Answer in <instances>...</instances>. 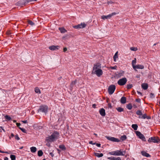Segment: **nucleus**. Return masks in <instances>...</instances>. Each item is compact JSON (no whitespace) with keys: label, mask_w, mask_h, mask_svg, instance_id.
<instances>
[{"label":"nucleus","mask_w":160,"mask_h":160,"mask_svg":"<svg viewBox=\"0 0 160 160\" xmlns=\"http://www.w3.org/2000/svg\"><path fill=\"white\" fill-rule=\"evenodd\" d=\"M110 154L114 156H124L126 153L125 151H122L121 149L109 152Z\"/></svg>","instance_id":"obj_1"},{"label":"nucleus","mask_w":160,"mask_h":160,"mask_svg":"<svg viewBox=\"0 0 160 160\" xmlns=\"http://www.w3.org/2000/svg\"><path fill=\"white\" fill-rule=\"evenodd\" d=\"M48 107L46 105L41 106L39 107V109L38 110V112H42L46 113L48 112Z\"/></svg>","instance_id":"obj_2"},{"label":"nucleus","mask_w":160,"mask_h":160,"mask_svg":"<svg viewBox=\"0 0 160 160\" xmlns=\"http://www.w3.org/2000/svg\"><path fill=\"white\" fill-rule=\"evenodd\" d=\"M148 142L149 143L152 142L154 143H158L160 142V139L158 137L156 138L155 137H152L149 138Z\"/></svg>","instance_id":"obj_3"},{"label":"nucleus","mask_w":160,"mask_h":160,"mask_svg":"<svg viewBox=\"0 0 160 160\" xmlns=\"http://www.w3.org/2000/svg\"><path fill=\"white\" fill-rule=\"evenodd\" d=\"M116 89L115 86L114 85H110L108 89V93L110 95L112 94L114 92Z\"/></svg>","instance_id":"obj_4"},{"label":"nucleus","mask_w":160,"mask_h":160,"mask_svg":"<svg viewBox=\"0 0 160 160\" xmlns=\"http://www.w3.org/2000/svg\"><path fill=\"white\" fill-rule=\"evenodd\" d=\"M127 81V79L126 78H123L118 80V83L120 86H123L126 83Z\"/></svg>","instance_id":"obj_5"},{"label":"nucleus","mask_w":160,"mask_h":160,"mask_svg":"<svg viewBox=\"0 0 160 160\" xmlns=\"http://www.w3.org/2000/svg\"><path fill=\"white\" fill-rule=\"evenodd\" d=\"M92 73L96 74L98 77H100L103 74V71L100 69L96 70L94 71H92Z\"/></svg>","instance_id":"obj_6"},{"label":"nucleus","mask_w":160,"mask_h":160,"mask_svg":"<svg viewBox=\"0 0 160 160\" xmlns=\"http://www.w3.org/2000/svg\"><path fill=\"white\" fill-rule=\"evenodd\" d=\"M136 135L138 137L142 140L143 141H146V139L143 134H142L140 132L137 131L136 132Z\"/></svg>","instance_id":"obj_7"},{"label":"nucleus","mask_w":160,"mask_h":160,"mask_svg":"<svg viewBox=\"0 0 160 160\" xmlns=\"http://www.w3.org/2000/svg\"><path fill=\"white\" fill-rule=\"evenodd\" d=\"M106 138L108 140L112 142H120V140L119 139L113 137L106 136Z\"/></svg>","instance_id":"obj_8"},{"label":"nucleus","mask_w":160,"mask_h":160,"mask_svg":"<svg viewBox=\"0 0 160 160\" xmlns=\"http://www.w3.org/2000/svg\"><path fill=\"white\" fill-rule=\"evenodd\" d=\"M101 64L100 63H97L95 64L94 65V67L93 68L92 71H94L96 70L100 69L101 68Z\"/></svg>","instance_id":"obj_9"},{"label":"nucleus","mask_w":160,"mask_h":160,"mask_svg":"<svg viewBox=\"0 0 160 160\" xmlns=\"http://www.w3.org/2000/svg\"><path fill=\"white\" fill-rule=\"evenodd\" d=\"M55 139L51 135L46 138V141L48 142H52L55 141Z\"/></svg>","instance_id":"obj_10"},{"label":"nucleus","mask_w":160,"mask_h":160,"mask_svg":"<svg viewBox=\"0 0 160 160\" xmlns=\"http://www.w3.org/2000/svg\"><path fill=\"white\" fill-rule=\"evenodd\" d=\"M27 4L26 0L20 1L17 3V5L22 7L23 5H25Z\"/></svg>","instance_id":"obj_11"},{"label":"nucleus","mask_w":160,"mask_h":160,"mask_svg":"<svg viewBox=\"0 0 160 160\" xmlns=\"http://www.w3.org/2000/svg\"><path fill=\"white\" fill-rule=\"evenodd\" d=\"M144 68V66L142 65L138 64L135 66H133V68L135 71H137L136 69H142Z\"/></svg>","instance_id":"obj_12"},{"label":"nucleus","mask_w":160,"mask_h":160,"mask_svg":"<svg viewBox=\"0 0 160 160\" xmlns=\"http://www.w3.org/2000/svg\"><path fill=\"white\" fill-rule=\"evenodd\" d=\"M59 134V133L57 131L54 132L51 135L56 140L58 138V136Z\"/></svg>","instance_id":"obj_13"},{"label":"nucleus","mask_w":160,"mask_h":160,"mask_svg":"<svg viewBox=\"0 0 160 160\" xmlns=\"http://www.w3.org/2000/svg\"><path fill=\"white\" fill-rule=\"evenodd\" d=\"M59 48V46H51L49 47V49L52 50H58Z\"/></svg>","instance_id":"obj_14"},{"label":"nucleus","mask_w":160,"mask_h":160,"mask_svg":"<svg viewBox=\"0 0 160 160\" xmlns=\"http://www.w3.org/2000/svg\"><path fill=\"white\" fill-rule=\"evenodd\" d=\"M99 113L102 116H104L106 115L105 110L103 108L99 110Z\"/></svg>","instance_id":"obj_15"},{"label":"nucleus","mask_w":160,"mask_h":160,"mask_svg":"<svg viewBox=\"0 0 160 160\" xmlns=\"http://www.w3.org/2000/svg\"><path fill=\"white\" fill-rule=\"evenodd\" d=\"M141 153L142 156L146 157H151L150 155L145 151H141Z\"/></svg>","instance_id":"obj_16"},{"label":"nucleus","mask_w":160,"mask_h":160,"mask_svg":"<svg viewBox=\"0 0 160 160\" xmlns=\"http://www.w3.org/2000/svg\"><path fill=\"white\" fill-rule=\"evenodd\" d=\"M142 88L146 90L147 89L148 87V85L147 83H143L141 85Z\"/></svg>","instance_id":"obj_17"},{"label":"nucleus","mask_w":160,"mask_h":160,"mask_svg":"<svg viewBox=\"0 0 160 160\" xmlns=\"http://www.w3.org/2000/svg\"><path fill=\"white\" fill-rule=\"evenodd\" d=\"M126 98L125 97H122L121 98L120 100V102L122 104H124L126 102Z\"/></svg>","instance_id":"obj_18"},{"label":"nucleus","mask_w":160,"mask_h":160,"mask_svg":"<svg viewBox=\"0 0 160 160\" xmlns=\"http://www.w3.org/2000/svg\"><path fill=\"white\" fill-rule=\"evenodd\" d=\"M108 159L110 160H121L120 157H118L117 158L115 157H108Z\"/></svg>","instance_id":"obj_19"},{"label":"nucleus","mask_w":160,"mask_h":160,"mask_svg":"<svg viewBox=\"0 0 160 160\" xmlns=\"http://www.w3.org/2000/svg\"><path fill=\"white\" fill-rule=\"evenodd\" d=\"M111 18L110 15V14L107 16L103 15L101 17V18L103 19H107Z\"/></svg>","instance_id":"obj_20"},{"label":"nucleus","mask_w":160,"mask_h":160,"mask_svg":"<svg viewBox=\"0 0 160 160\" xmlns=\"http://www.w3.org/2000/svg\"><path fill=\"white\" fill-rule=\"evenodd\" d=\"M94 154L95 156L98 158L101 157L103 156V154L102 153H99L97 152H94Z\"/></svg>","instance_id":"obj_21"},{"label":"nucleus","mask_w":160,"mask_h":160,"mask_svg":"<svg viewBox=\"0 0 160 160\" xmlns=\"http://www.w3.org/2000/svg\"><path fill=\"white\" fill-rule=\"evenodd\" d=\"M118 51L117 52H116V53H115V54H114V55L113 57L114 61L115 62L116 61V59L118 58Z\"/></svg>","instance_id":"obj_22"},{"label":"nucleus","mask_w":160,"mask_h":160,"mask_svg":"<svg viewBox=\"0 0 160 160\" xmlns=\"http://www.w3.org/2000/svg\"><path fill=\"white\" fill-rule=\"evenodd\" d=\"M36 148L35 147H32L30 148L31 151L32 152H35L36 151Z\"/></svg>","instance_id":"obj_23"},{"label":"nucleus","mask_w":160,"mask_h":160,"mask_svg":"<svg viewBox=\"0 0 160 160\" xmlns=\"http://www.w3.org/2000/svg\"><path fill=\"white\" fill-rule=\"evenodd\" d=\"M132 127L134 129V130H136L137 129L138 126L137 124H133L132 125Z\"/></svg>","instance_id":"obj_24"},{"label":"nucleus","mask_w":160,"mask_h":160,"mask_svg":"<svg viewBox=\"0 0 160 160\" xmlns=\"http://www.w3.org/2000/svg\"><path fill=\"white\" fill-rule=\"evenodd\" d=\"M77 83V81L76 80L72 81L70 87L71 88H72L74 85H75Z\"/></svg>","instance_id":"obj_25"},{"label":"nucleus","mask_w":160,"mask_h":160,"mask_svg":"<svg viewBox=\"0 0 160 160\" xmlns=\"http://www.w3.org/2000/svg\"><path fill=\"white\" fill-rule=\"evenodd\" d=\"M35 91L36 93H41V92L40 89L38 87L35 88Z\"/></svg>","instance_id":"obj_26"},{"label":"nucleus","mask_w":160,"mask_h":160,"mask_svg":"<svg viewBox=\"0 0 160 160\" xmlns=\"http://www.w3.org/2000/svg\"><path fill=\"white\" fill-rule=\"evenodd\" d=\"M43 154V152L42 150H40L38 151V154L39 157L42 156V155Z\"/></svg>","instance_id":"obj_27"},{"label":"nucleus","mask_w":160,"mask_h":160,"mask_svg":"<svg viewBox=\"0 0 160 160\" xmlns=\"http://www.w3.org/2000/svg\"><path fill=\"white\" fill-rule=\"evenodd\" d=\"M59 29L61 33H65L67 31L63 28H59Z\"/></svg>","instance_id":"obj_28"},{"label":"nucleus","mask_w":160,"mask_h":160,"mask_svg":"<svg viewBox=\"0 0 160 160\" xmlns=\"http://www.w3.org/2000/svg\"><path fill=\"white\" fill-rule=\"evenodd\" d=\"M127 108L128 109L131 110L132 108V104L131 103L128 104L127 106Z\"/></svg>","instance_id":"obj_29"},{"label":"nucleus","mask_w":160,"mask_h":160,"mask_svg":"<svg viewBox=\"0 0 160 160\" xmlns=\"http://www.w3.org/2000/svg\"><path fill=\"white\" fill-rule=\"evenodd\" d=\"M136 113L137 115L139 116H142V113L141 110H138L136 112Z\"/></svg>","instance_id":"obj_30"},{"label":"nucleus","mask_w":160,"mask_h":160,"mask_svg":"<svg viewBox=\"0 0 160 160\" xmlns=\"http://www.w3.org/2000/svg\"><path fill=\"white\" fill-rule=\"evenodd\" d=\"M59 148L62 150H65L66 149V148L65 146L63 145H59Z\"/></svg>","instance_id":"obj_31"},{"label":"nucleus","mask_w":160,"mask_h":160,"mask_svg":"<svg viewBox=\"0 0 160 160\" xmlns=\"http://www.w3.org/2000/svg\"><path fill=\"white\" fill-rule=\"evenodd\" d=\"M10 158L11 160H15L16 156L15 155L11 154L10 156Z\"/></svg>","instance_id":"obj_32"},{"label":"nucleus","mask_w":160,"mask_h":160,"mask_svg":"<svg viewBox=\"0 0 160 160\" xmlns=\"http://www.w3.org/2000/svg\"><path fill=\"white\" fill-rule=\"evenodd\" d=\"M136 59L135 58L134 60H133L132 61V66L133 68V66H135V64L136 63Z\"/></svg>","instance_id":"obj_33"},{"label":"nucleus","mask_w":160,"mask_h":160,"mask_svg":"<svg viewBox=\"0 0 160 160\" xmlns=\"http://www.w3.org/2000/svg\"><path fill=\"white\" fill-rule=\"evenodd\" d=\"M80 28H85L86 26V24L84 23H81L80 24Z\"/></svg>","instance_id":"obj_34"},{"label":"nucleus","mask_w":160,"mask_h":160,"mask_svg":"<svg viewBox=\"0 0 160 160\" xmlns=\"http://www.w3.org/2000/svg\"><path fill=\"white\" fill-rule=\"evenodd\" d=\"M127 139V137L126 135H124L122 136L121 137V139L122 141H124Z\"/></svg>","instance_id":"obj_35"},{"label":"nucleus","mask_w":160,"mask_h":160,"mask_svg":"<svg viewBox=\"0 0 160 160\" xmlns=\"http://www.w3.org/2000/svg\"><path fill=\"white\" fill-rule=\"evenodd\" d=\"M116 109L119 112H121L123 111L124 109L123 108H122L121 107H118V108H116Z\"/></svg>","instance_id":"obj_36"},{"label":"nucleus","mask_w":160,"mask_h":160,"mask_svg":"<svg viewBox=\"0 0 160 160\" xmlns=\"http://www.w3.org/2000/svg\"><path fill=\"white\" fill-rule=\"evenodd\" d=\"M130 49L131 51H136L138 50V48H137L132 47L130 48Z\"/></svg>","instance_id":"obj_37"},{"label":"nucleus","mask_w":160,"mask_h":160,"mask_svg":"<svg viewBox=\"0 0 160 160\" xmlns=\"http://www.w3.org/2000/svg\"><path fill=\"white\" fill-rule=\"evenodd\" d=\"M28 23L31 26H33L34 25V23L31 20H28Z\"/></svg>","instance_id":"obj_38"},{"label":"nucleus","mask_w":160,"mask_h":160,"mask_svg":"<svg viewBox=\"0 0 160 160\" xmlns=\"http://www.w3.org/2000/svg\"><path fill=\"white\" fill-rule=\"evenodd\" d=\"M5 117V119L8 121H10L11 119V118L8 115H6Z\"/></svg>","instance_id":"obj_39"},{"label":"nucleus","mask_w":160,"mask_h":160,"mask_svg":"<svg viewBox=\"0 0 160 160\" xmlns=\"http://www.w3.org/2000/svg\"><path fill=\"white\" fill-rule=\"evenodd\" d=\"M139 118H142L143 119H145L146 118H147V116L146 114H144L143 115H142V117H139Z\"/></svg>","instance_id":"obj_40"},{"label":"nucleus","mask_w":160,"mask_h":160,"mask_svg":"<svg viewBox=\"0 0 160 160\" xmlns=\"http://www.w3.org/2000/svg\"><path fill=\"white\" fill-rule=\"evenodd\" d=\"M19 128L22 131L24 132L25 133H26L27 132L25 130V129L24 128H22L21 127H19Z\"/></svg>","instance_id":"obj_41"},{"label":"nucleus","mask_w":160,"mask_h":160,"mask_svg":"<svg viewBox=\"0 0 160 160\" xmlns=\"http://www.w3.org/2000/svg\"><path fill=\"white\" fill-rule=\"evenodd\" d=\"M133 86V85L132 84H128L127 86V88L128 89H131Z\"/></svg>","instance_id":"obj_42"},{"label":"nucleus","mask_w":160,"mask_h":160,"mask_svg":"<svg viewBox=\"0 0 160 160\" xmlns=\"http://www.w3.org/2000/svg\"><path fill=\"white\" fill-rule=\"evenodd\" d=\"M80 24L77 25H76V26H75L74 27V28H76V29H79V28H80Z\"/></svg>","instance_id":"obj_43"},{"label":"nucleus","mask_w":160,"mask_h":160,"mask_svg":"<svg viewBox=\"0 0 160 160\" xmlns=\"http://www.w3.org/2000/svg\"><path fill=\"white\" fill-rule=\"evenodd\" d=\"M80 24L77 25H76V26H75L74 27V28H76V29H79V28H80Z\"/></svg>","instance_id":"obj_44"},{"label":"nucleus","mask_w":160,"mask_h":160,"mask_svg":"<svg viewBox=\"0 0 160 160\" xmlns=\"http://www.w3.org/2000/svg\"><path fill=\"white\" fill-rule=\"evenodd\" d=\"M27 2V4L30 2L32 1H36L37 0H26Z\"/></svg>","instance_id":"obj_45"},{"label":"nucleus","mask_w":160,"mask_h":160,"mask_svg":"<svg viewBox=\"0 0 160 160\" xmlns=\"http://www.w3.org/2000/svg\"><path fill=\"white\" fill-rule=\"evenodd\" d=\"M123 73L124 72H122L119 73L118 74V76L119 77L123 75Z\"/></svg>","instance_id":"obj_46"},{"label":"nucleus","mask_w":160,"mask_h":160,"mask_svg":"<svg viewBox=\"0 0 160 160\" xmlns=\"http://www.w3.org/2000/svg\"><path fill=\"white\" fill-rule=\"evenodd\" d=\"M15 139H16V140H18L20 139V138L18 137V135H15Z\"/></svg>","instance_id":"obj_47"},{"label":"nucleus","mask_w":160,"mask_h":160,"mask_svg":"<svg viewBox=\"0 0 160 160\" xmlns=\"http://www.w3.org/2000/svg\"><path fill=\"white\" fill-rule=\"evenodd\" d=\"M117 68V67L116 66H115L114 67H110V68L112 69H116Z\"/></svg>","instance_id":"obj_48"},{"label":"nucleus","mask_w":160,"mask_h":160,"mask_svg":"<svg viewBox=\"0 0 160 160\" xmlns=\"http://www.w3.org/2000/svg\"><path fill=\"white\" fill-rule=\"evenodd\" d=\"M155 97L154 94L152 93H150V97L151 98H154Z\"/></svg>","instance_id":"obj_49"},{"label":"nucleus","mask_w":160,"mask_h":160,"mask_svg":"<svg viewBox=\"0 0 160 160\" xmlns=\"http://www.w3.org/2000/svg\"><path fill=\"white\" fill-rule=\"evenodd\" d=\"M117 13L116 12H112L111 14H109L110 15L111 17L113 15H116V14Z\"/></svg>","instance_id":"obj_50"},{"label":"nucleus","mask_w":160,"mask_h":160,"mask_svg":"<svg viewBox=\"0 0 160 160\" xmlns=\"http://www.w3.org/2000/svg\"><path fill=\"white\" fill-rule=\"evenodd\" d=\"M108 108H112V106H111V103H108Z\"/></svg>","instance_id":"obj_51"},{"label":"nucleus","mask_w":160,"mask_h":160,"mask_svg":"<svg viewBox=\"0 0 160 160\" xmlns=\"http://www.w3.org/2000/svg\"><path fill=\"white\" fill-rule=\"evenodd\" d=\"M89 143L92 145H95L96 143V142L93 143L92 141H91L89 142Z\"/></svg>","instance_id":"obj_52"},{"label":"nucleus","mask_w":160,"mask_h":160,"mask_svg":"<svg viewBox=\"0 0 160 160\" xmlns=\"http://www.w3.org/2000/svg\"><path fill=\"white\" fill-rule=\"evenodd\" d=\"M95 145H96L98 147H100L101 145L100 143H96Z\"/></svg>","instance_id":"obj_53"},{"label":"nucleus","mask_w":160,"mask_h":160,"mask_svg":"<svg viewBox=\"0 0 160 160\" xmlns=\"http://www.w3.org/2000/svg\"><path fill=\"white\" fill-rule=\"evenodd\" d=\"M16 124L17 127H18V128L20 127L19 126L21 125V124L20 123L17 122Z\"/></svg>","instance_id":"obj_54"},{"label":"nucleus","mask_w":160,"mask_h":160,"mask_svg":"<svg viewBox=\"0 0 160 160\" xmlns=\"http://www.w3.org/2000/svg\"><path fill=\"white\" fill-rule=\"evenodd\" d=\"M0 152L3 153H8L7 152L2 151H1L0 150Z\"/></svg>","instance_id":"obj_55"},{"label":"nucleus","mask_w":160,"mask_h":160,"mask_svg":"<svg viewBox=\"0 0 160 160\" xmlns=\"http://www.w3.org/2000/svg\"><path fill=\"white\" fill-rule=\"evenodd\" d=\"M136 101L137 102H140V99H136Z\"/></svg>","instance_id":"obj_56"},{"label":"nucleus","mask_w":160,"mask_h":160,"mask_svg":"<svg viewBox=\"0 0 160 160\" xmlns=\"http://www.w3.org/2000/svg\"><path fill=\"white\" fill-rule=\"evenodd\" d=\"M67 50V49L66 48H64L63 49V51L64 52H65Z\"/></svg>","instance_id":"obj_57"},{"label":"nucleus","mask_w":160,"mask_h":160,"mask_svg":"<svg viewBox=\"0 0 160 160\" xmlns=\"http://www.w3.org/2000/svg\"><path fill=\"white\" fill-rule=\"evenodd\" d=\"M137 93H138V94H140V95H141L142 96V94L141 92H139L138 91H137Z\"/></svg>","instance_id":"obj_58"},{"label":"nucleus","mask_w":160,"mask_h":160,"mask_svg":"<svg viewBox=\"0 0 160 160\" xmlns=\"http://www.w3.org/2000/svg\"><path fill=\"white\" fill-rule=\"evenodd\" d=\"M22 122L24 123H27V120L22 121Z\"/></svg>","instance_id":"obj_59"},{"label":"nucleus","mask_w":160,"mask_h":160,"mask_svg":"<svg viewBox=\"0 0 160 160\" xmlns=\"http://www.w3.org/2000/svg\"><path fill=\"white\" fill-rule=\"evenodd\" d=\"M49 155L51 156L52 157H53L54 156V154H53V153H52V152H50V153H49Z\"/></svg>","instance_id":"obj_60"},{"label":"nucleus","mask_w":160,"mask_h":160,"mask_svg":"<svg viewBox=\"0 0 160 160\" xmlns=\"http://www.w3.org/2000/svg\"><path fill=\"white\" fill-rule=\"evenodd\" d=\"M92 107L94 108H95L96 107V104H93L92 105Z\"/></svg>","instance_id":"obj_61"},{"label":"nucleus","mask_w":160,"mask_h":160,"mask_svg":"<svg viewBox=\"0 0 160 160\" xmlns=\"http://www.w3.org/2000/svg\"><path fill=\"white\" fill-rule=\"evenodd\" d=\"M8 159L7 157H5L4 158V160H8Z\"/></svg>","instance_id":"obj_62"},{"label":"nucleus","mask_w":160,"mask_h":160,"mask_svg":"<svg viewBox=\"0 0 160 160\" xmlns=\"http://www.w3.org/2000/svg\"><path fill=\"white\" fill-rule=\"evenodd\" d=\"M11 136H12V137H13L14 136V135L12 133L11 134Z\"/></svg>","instance_id":"obj_63"},{"label":"nucleus","mask_w":160,"mask_h":160,"mask_svg":"<svg viewBox=\"0 0 160 160\" xmlns=\"http://www.w3.org/2000/svg\"><path fill=\"white\" fill-rule=\"evenodd\" d=\"M23 148V147H21L19 148L20 149H22Z\"/></svg>","instance_id":"obj_64"}]
</instances>
